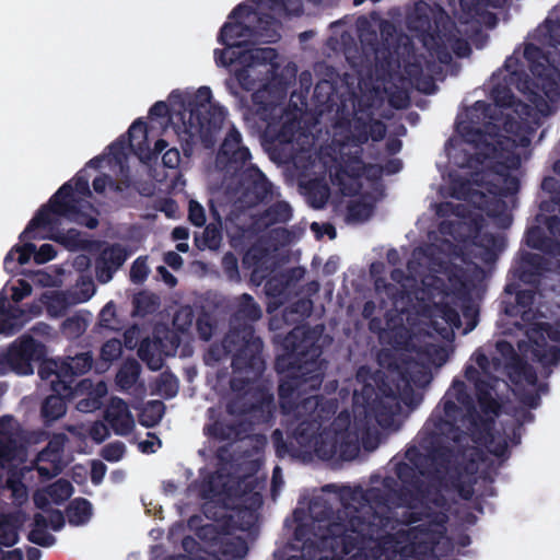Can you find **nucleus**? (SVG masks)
<instances>
[{"mask_svg":"<svg viewBox=\"0 0 560 560\" xmlns=\"http://www.w3.org/2000/svg\"><path fill=\"white\" fill-rule=\"evenodd\" d=\"M395 479L386 476L381 487L363 489L355 487L351 490V502L343 503L342 509L334 512L329 506L317 511L318 503H313L310 511L316 522L313 537H305L307 529L299 525L294 538L303 541L300 556H290L285 560H315L324 550H330L334 558L349 555L360 545L363 538L378 537L389 523V517L375 513L373 509H384L390 504H409L411 497L405 492L396 494Z\"/></svg>","mask_w":560,"mask_h":560,"instance_id":"1","label":"nucleus"},{"mask_svg":"<svg viewBox=\"0 0 560 560\" xmlns=\"http://www.w3.org/2000/svg\"><path fill=\"white\" fill-rule=\"evenodd\" d=\"M494 416L482 417L464 381L455 378L418 433V446L405 453L420 478L441 480L455 458L454 445L467 440V431L489 434Z\"/></svg>","mask_w":560,"mask_h":560,"instance_id":"2","label":"nucleus"},{"mask_svg":"<svg viewBox=\"0 0 560 560\" xmlns=\"http://www.w3.org/2000/svg\"><path fill=\"white\" fill-rule=\"evenodd\" d=\"M282 353L275 360L276 371L283 375L278 386L280 408L298 420L318 419L323 396L317 394L324 381L319 361L322 350L314 334L304 326H295L281 340Z\"/></svg>","mask_w":560,"mask_h":560,"instance_id":"3","label":"nucleus"},{"mask_svg":"<svg viewBox=\"0 0 560 560\" xmlns=\"http://www.w3.org/2000/svg\"><path fill=\"white\" fill-rule=\"evenodd\" d=\"M396 487L395 492L399 494L405 492L411 497L406 499L409 504H389L384 509L377 506L373 509L375 513H383L389 517L388 525L384 532L375 538H363L355 548L357 552L349 560H381L378 558L370 559L366 553L361 552L366 541H378L389 535V530L396 528V523L404 525H412L420 523L411 528V532L423 536L430 542L438 541L446 532L448 515L445 511H436L433 505L439 509L447 508V500L439 488L420 478L415 468L405 462H399L395 466ZM354 549L351 551L353 552Z\"/></svg>","mask_w":560,"mask_h":560,"instance_id":"4","label":"nucleus"},{"mask_svg":"<svg viewBox=\"0 0 560 560\" xmlns=\"http://www.w3.org/2000/svg\"><path fill=\"white\" fill-rule=\"evenodd\" d=\"M175 98L180 101L177 112L171 110L165 102L158 101L150 107L149 116L152 119L167 117L171 121L175 118L182 121V126L176 132L185 158L190 159L198 140L205 149H212L217 141V133L226 117V110L224 107L211 103L210 88H199L195 96L187 101L178 91H173L170 100L174 102Z\"/></svg>","mask_w":560,"mask_h":560,"instance_id":"5","label":"nucleus"},{"mask_svg":"<svg viewBox=\"0 0 560 560\" xmlns=\"http://www.w3.org/2000/svg\"><path fill=\"white\" fill-rule=\"evenodd\" d=\"M261 307L255 299L243 293L236 299L234 311L230 316V328L220 342H213L205 353V363H218L228 357L232 350H237L234 365L240 368L261 369L260 352L264 342L256 335L253 323L260 319Z\"/></svg>","mask_w":560,"mask_h":560,"instance_id":"6","label":"nucleus"},{"mask_svg":"<svg viewBox=\"0 0 560 560\" xmlns=\"http://www.w3.org/2000/svg\"><path fill=\"white\" fill-rule=\"evenodd\" d=\"M81 200L73 195L71 182H67L50 197L48 202L42 206L20 234V241L35 238L37 229L54 232L60 225V218H66L90 230L97 228L98 220L95 215L81 209Z\"/></svg>","mask_w":560,"mask_h":560,"instance_id":"7","label":"nucleus"},{"mask_svg":"<svg viewBox=\"0 0 560 560\" xmlns=\"http://www.w3.org/2000/svg\"><path fill=\"white\" fill-rule=\"evenodd\" d=\"M275 402L272 395L261 393L255 401L244 404L240 412L246 416L247 421H224L215 420L213 423L205 427V434L219 442L242 441L249 435L252 422L265 424L273 418Z\"/></svg>","mask_w":560,"mask_h":560,"instance_id":"8","label":"nucleus"},{"mask_svg":"<svg viewBox=\"0 0 560 560\" xmlns=\"http://www.w3.org/2000/svg\"><path fill=\"white\" fill-rule=\"evenodd\" d=\"M359 451L358 439L348 427L337 429V422H332L329 428L320 431L306 456L314 455L323 460H351L358 456Z\"/></svg>","mask_w":560,"mask_h":560,"instance_id":"9","label":"nucleus"},{"mask_svg":"<svg viewBox=\"0 0 560 560\" xmlns=\"http://www.w3.org/2000/svg\"><path fill=\"white\" fill-rule=\"evenodd\" d=\"M46 355L45 346L32 336H22L8 350L0 354V376L10 372L16 375H31L32 362L42 361Z\"/></svg>","mask_w":560,"mask_h":560,"instance_id":"10","label":"nucleus"},{"mask_svg":"<svg viewBox=\"0 0 560 560\" xmlns=\"http://www.w3.org/2000/svg\"><path fill=\"white\" fill-rule=\"evenodd\" d=\"M320 428L322 421L318 419L299 420L298 425L294 428L291 435H289L288 440H284L281 430L276 429L271 434L276 455L279 458L306 457V454H310L312 444L320 433Z\"/></svg>","mask_w":560,"mask_h":560,"instance_id":"11","label":"nucleus"},{"mask_svg":"<svg viewBox=\"0 0 560 560\" xmlns=\"http://www.w3.org/2000/svg\"><path fill=\"white\" fill-rule=\"evenodd\" d=\"M526 336L532 343V359L538 362L545 375L549 376L550 366L560 362V348L550 346L548 340L560 342V328L545 322L534 323L527 328Z\"/></svg>","mask_w":560,"mask_h":560,"instance_id":"12","label":"nucleus"},{"mask_svg":"<svg viewBox=\"0 0 560 560\" xmlns=\"http://www.w3.org/2000/svg\"><path fill=\"white\" fill-rule=\"evenodd\" d=\"M252 153L244 144L242 133L235 126L226 132L215 155V167L224 177H235L250 163Z\"/></svg>","mask_w":560,"mask_h":560,"instance_id":"13","label":"nucleus"},{"mask_svg":"<svg viewBox=\"0 0 560 560\" xmlns=\"http://www.w3.org/2000/svg\"><path fill=\"white\" fill-rule=\"evenodd\" d=\"M237 200L245 208L268 203L273 198V186L254 164H249L237 176Z\"/></svg>","mask_w":560,"mask_h":560,"instance_id":"14","label":"nucleus"},{"mask_svg":"<svg viewBox=\"0 0 560 560\" xmlns=\"http://www.w3.org/2000/svg\"><path fill=\"white\" fill-rule=\"evenodd\" d=\"M93 364V357L90 352H81L74 357H68L59 363L56 372V380H51V392H65L67 395H74L86 384L91 386L90 380H83L73 386L75 377L88 373Z\"/></svg>","mask_w":560,"mask_h":560,"instance_id":"15","label":"nucleus"},{"mask_svg":"<svg viewBox=\"0 0 560 560\" xmlns=\"http://www.w3.org/2000/svg\"><path fill=\"white\" fill-rule=\"evenodd\" d=\"M248 38H252V26L241 21H226L220 28L218 42L224 46L223 49H214V60L218 66H232L230 57L237 56L248 46Z\"/></svg>","mask_w":560,"mask_h":560,"instance_id":"16","label":"nucleus"},{"mask_svg":"<svg viewBox=\"0 0 560 560\" xmlns=\"http://www.w3.org/2000/svg\"><path fill=\"white\" fill-rule=\"evenodd\" d=\"M382 43L377 39L376 32L372 31L360 35V40L365 50L374 55L376 66L382 69L389 68L393 62L394 54L398 48L396 40V27L390 22H383L380 27Z\"/></svg>","mask_w":560,"mask_h":560,"instance_id":"17","label":"nucleus"},{"mask_svg":"<svg viewBox=\"0 0 560 560\" xmlns=\"http://www.w3.org/2000/svg\"><path fill=\"white\" fill-rule=\"evenodd\" d=\"M456 130L465 142L477 150V155L481 158V162L498 160L503 155L505 150L503 147L504 140L498 139L494 143L490 142L483 127L465 120L456 125Z\"/></svg>","mask_w":560,"mask_h":560,"instance_id":"18","label":"nucleus"},{"mask_svg":"<svg viewBox=\"0 0 560 560\" xmlns=\"http://www.w3.org/2000/svg\"><path fill=\"white\" fill-rule=\"evenodd\" d=\"M495 173L501 177V184H487V191L494 197H510L520 189V180L512 176L510 170L516 168L520 164V158L511 150H504L501 159L491 160Z\"/></svg>","mask_w":560,"mask_h":560,"instance_id":"19","label":"nucleus"},{"mask_svg":"<svg viewBox=\"0 0 560 560\" xmlns=\"http://www.w3.org/2000/svg\"><path fill=\"white\" fill-rule=\"evenodd\" d=\"M130 254L120 243H114L103 248L94 264L97 281L100 283L109 282Z\"/></svg>","mask_w":560,"mask_h":560,"instance_id":"20","label":"nucleus"},{"mask_svg":"<svg viewBox=\"0 0 560 560\" xmlns=\"http://www.w3.org/2000/svg\"><path fill=\"white\" fill-rule=\"evenodd\" d=\"M465 378L474 384L477 401L485 416L491 415L499 417L501 413V404L492 396L494 389L490 380L482 377L480 371L474 365L468 364L465 368Z\"/></svg>","mask_w":560,"mask_h":560,"instance_id":"21","label":"nucleus"},{"mask_svg":"<svg viewBox=\"0 0 560 560\" xmlns=\"http://www.w3.org/2000/svg\"><path fill=\"white\" fill-rule=\"evenodd\" d=\"M362 153L363 149H359L351 153L342 152L341 154L342 164L340 165L339 171L336 173V179L338 180V185L345 195H355L360 188L359 184H357L355 188H348L343 183L342 177L348 176L351 179L358 180L364 175L366 164L362 160Z\"/></svg>","mask_w":560,"mask_h":560,"instance_id":"22","label":"nucleus"},{"mask_svg":"<svg viewBox=\"0 0 560 560\" xmlns=\"http://www.w3.org/2000/svg\"><path fill=\"white\" fill-rule=\"evenodd\" d=\"M264 138L271 143L290 144L294 141L299 130V122L295 119H287L281 121L280 110L272 119H268L262 125Z\"/></svg>","mask_w":560,"mask_h":560,"instance_id":"23","label":"nucleus"},{"mask_svg":"<svg viewBox=\"0 0 560 560\" xmlns=\"http://www.w3.org/2000/svg\"><path fill=\"white\" fill-rule=\"evenodd\" d=\"M104 418L114 433L120 436L130 434L135 428V420L128 405L118 397L112 398Z\"/></svg>","mask_w":560,"mask_h":560,"instance_id":"24","label":"nucleus"},{"mask_svg":"<svg viewBox=\"0 0 560 560\" xmlns=\"http://www.w3.org/2000/svg\"><path fill=\"white\" fill-rule=\"evenodd\" d=\"M409 27L411 30L420 31L423 35V45L428 49L435 50L439 59L443 62L451 59L450 52L446 50L442 37L439 32L430 33L431 30V21L428 15L419 14V9L416 10V16L410 18Z\"/></svg>","mask_w":560,"mask_h":560,"instance_id":"25","label":"nucleus"},{"mask_svg":"<svg viewBox=\"0 0 560 560\" xmlns=\"http://www.w3.org/2000/svg\"><path fill=\"white\" fill-rule=\"evenodd\" d=\"M504 292L509 295H515V302L503 301L504 313L510 317L521 316L523 319L532 311L535 300V291L529 289H520L516 282H510L505 285Z\"/></svg>","mask_w":560,"mask_h":560,"instance_id":"26","label":"nucleus"},{"mask_svg":"<svg viewBox=\"0 0 560 560\" xmlns=\"http://www.w3.org/2000/svg\"><path fill=\"white\" fill-rule=\"evenodd\" d=\"M545 270V260L542 256L535 253L523 252L520 259L513 267V276L526 284H534Z\"/></svg>","mask_w":560,"mask_h":560,"instance_id":"27","label":"nucleus"},{"mask_svg":"<svg viewBox=\"0 0 560 560\" xmlns=\"http://www.w3.org/2000/svg\"><path fill=\"white\" fill-rule=\"evenodd\" d=\"M385 324L381 317H372L369 319V330L373 334L378 335L381 340L389 339L393 346H402L407 341V329L402 324L398 326L392 325L393 318L390 317V311L385 314Z\"/></svg>","mask_w":560,"mask_h":560,"instance_id":"28","label":"nucleus"},{"mask_svg":"<svg viewBox=\"0 0 560 560\" xmlns=\"http://www.w3.org/2000/svg\"><path fill=\"white\" fill-rule=\"evenodd\" d=\"M25 521L26 514L22 510L0 513V545L12 547L18 544Z\"/></svg>","mask_w":560,"mask_h":560,"instance_id":"29","label":"nucleus"},{"mask_svg":"<svg viewBox=\"0 0 560 560\" xmlns=\"http://www.w3.org/2000/svg\"><path fill=\"white\" fill-rule=\"evenodd\" d=\"M237 350H232L230 355L232 357L231 366L233 369L234 375L230 380V387L232 392L234 393H246L247 388L249 387L250 383L258 380L264 371H265V360L262 357V351L260 352L259 357L261 360V369L259 371L254 370L252 368H237L234 365V360L237 354Z\"/></svg>","mask_w":560,"mask_h":560,"instance_id":"30","label":"nucleus"},{"mask_svg":"<svg viewBox=\"0 0 560 560\" xmlns=\"http://www.w3.org/2000/svg\"><path fill=\"white\" fill-rule=\"evenodd\" d=\"M374 288L376 293L382 296V303L385 304V299H387L394 311L399 313L405 312L406 302L410 301L409 293L405 288L389 283L384 278H376L374 281Z\"/></svg>","mask_w":560,"mask_h":560,"instance_id":"31","label":"nucleus"},{"mask_svg":"<svg viewBox=\"0 0 560 560\" xmlns=\"http://www.w3.org/2000/svg\"><path fill=\"white\" fill-rule=\"evenodd\" d=\"M459 5L467 20H475L479 23L494 25L497 16L489 12V8H497L494 0H459Z\"/></svg>","mask_w":560,"mask_h":560,"instance_id":"32","label":"nucleus"},{"mask_svg":"<svg viewBox=\"0 0 560 560\" xmlns=\"http://www.w3.org/2000/svg\"><path fill=\"white\" fill-rule=\"evenodd\" d=\"M253 107L248 112L253 115V119L262 125L268 119H272L280 110L277 104L270 100V94L266 89H258L252 94Z\"/></svg>","mask_w":560,"mask_h":560,"instance_id":"33","label":"nucleus"},{"mask_svg":"<svg viewBox=\"0 0 560 560\" xmlns=\"http://www.w3.org/2000/svg\"><path fill=\"white\" fill-rule=\"evenodd\" d=\"M73 395H67L65 392H52L47 396L40 407V416L46 424H49L60 418L67 412V399L72 398Z\"/></svg>","mask_w":560,"mask_h":560,"instance_id":"34","label":"nucleus"},{"mask_svg":"<svg viewBox=\"0 0 560 560\" xmlns=\"http://www.w3.org/2000/svg\"><path fill=\"white\" fill-rule=\"evenodd\" d=\"M505 370L508 377L515 385H518L522 382H525L530 386H536L538 384L536 370L521 355L514 358L513 361L505 362Z\"/></svg>","mask_w":560,"mask_h":560,"instance_id":"35","label":"nucleus"},{"mask_svg":"<svg viewBox=\"0 0 560 560\" xmlns=\"http://www.w3.org/2000/svg\"><path fill=\"white\" fill-rule=\"evenodd\" d=\"M525 241L526 245L530 248L538 249L555 257L560 256V242L547 236L545 231L538 225H533L527 229Z\"/></svg>","mask_w":560,"mask_h":560,"instance_id":"36","label":"nucleus"},{"mask_svg":"<svg viewBox=\"0 0 560 560\" xmlns=\"http://www.w3.org/2000/svg\"><path fill=\"white\" fill-rule=\"evenodd\" d=\"M256 21L252 26V39L275 43L280 37L278 21L269 13H255Z\"/></svg>","mask_w":560,"mask_h":560,"instance_id":"37","label":"nucleus"},{"mask_svg":"<svg viewBox=\"0 0 560 560\" xmlns=\"http://www.w3.org/2000/svg\"><path fill=\"white\" fill-rule=\"evenodd\" d=\"M209 206L213 221L206 225L202 243H199V238H196V243L199 248L218 249L222 242V220L212 200Z\"/></svg>","mask_w":560,"mask_h":560,"instance_id":"38","label":"nucleus"},{"mask_svg":"<svg viewBox=\"0 0 560 560\" xmlns=\"http://www.w3.org/2000/svg\"><path fill=\"white\" fill-rule=\"evenodd\" d=\"M277 52L273 48H256L246 47L242 52H237V56L230 57V62L238 63L244 67H254L257 65L271 63L276 59Z\"/></svg>","mask_w":560,"mask_h":560,"instance_id":"39","label":"nucleus"},{"mask_svg":"<svg viewBox=\"0 0 560 560\" xmlns=\"http://www.w3.org/2000/svg\"><path fill=\"white\" fill-rule=\"evenodd\" d=\"M402 400L396 399L394 396H389V399L375 397L371 405L377 423L382 427H388L393 423L394 417L397 416L401 410Z\"/></svg>","mask_w":560,"mask_h":560,"instance_id":"40","label":"nucleus"},{"mask_svg":"<svg viewBox=\"0 0 560 560\" xmlns=\"http://www.w3.org/2000/svg\"><path fill=\"white\" fill-rule=\"evenodd\" d=\"M503 130L514 137L512 139L513 147H527L536 128L522 119L508 115L503 120Z\"/></svg>","mask_w":560,"mask_h":560,"instance_id":"41","label":"nucleus"},{"mask_svg":"<svg viewBox=\"0 0 560 560\" xmlns=\"http://www.w3.org/2000/svg\"><path fill=\"white\" fill-rule=\"evenodd\" d=\"M401 381L404 383V388L399 383L389 380L387 376L382 377L380 383H377V393L376 397L389 399V396H394L396 399L402 400L406 405H410L407 400V396L412 393V388L410 386L409 380L402 375Z\"/></svg>","mask_w":560,"mask_h":560,"instance_id":"42","label":"nucleus"},{"mask_svg":"<svg viewBox=\"0 0 560 560\" xmlns=\"http://www.w3.org/2000/svg\"><path fill=\"white\" fill-rule=\"evenodd\" d=\"M66 514L70 525L82 526L86 524L92 517V503L85 498H75L68 504Z\"/></svg>","mask_w":560,"mask_h":560,"instance_id":"43","label":"nucleus"},{"mask_svg":"<svg viewBox=\"0 0 560 560\" xmlns=\"http://www.w3.org/2000/svg\"><path fill=\"white\" fill-rule=\"evenodd\" d=\"M128 144L130 149L141 155L144 151L149 150L148 147V125L142 118H137L129 127Z\"/></svg>","mask_w":560,"mask_h":560,"instance_id":"44","label":"nucleus"},{"mask_svg":"<svg viewBox=\"0 0 560 560\" xmlns=\"http://www.w3.org/2000/svg\"><path fill=\"white\" fill-rule=\"evenodd\" d=\"M468 435H470L475 442L483 443L488 451L495 457H506L509 453L508 442L505 439L498 442L495 441L494 423L492 424L489 434L480 431H467V436Z\"/></svg>","mask_w":560,"mask_h":560,"instance_id":"45","label":"nucleus"},{"mask_svg":"<svg viewBox=\"0 0 560 560\" xmlns=\"http://www.w3.org/2000/svg\"><path fill=\"white\" fill-rule=\"evenodd\" d=\"M534 37L544 46L557 48L560 45V19H547L536 28Z\"/></svg>","mask_w":560,"mask_h":560,"instance_id":"46","label":"nucleus"},{"mask_svg":"<svg viewBox=\"0 0 560 560\" xmlns=\"http://www.w3.org/2000/svg\"><path fill=\"white\" fill-rule=\"evenodd\" d=\"M518 65V59L514 57L506 58L504 62V68L510 72V82L513 83L514 80H517L516 88L520 92L527 94L529 93L532 96H529V101L533 103H536V98H540V96L536 93H534L530 90L532 80L530 78L524 73L523 71H518L516 69V66Z\"/></svg>","mask_w":560,"mask_h":560,"instance_id":"47","label":"nucleus"},{"mask_svg":"<svg viewBox=\"0 0 560 560\" xmlns=\"http://www.w3.org/2000/svg\"><path fill=\"white\" fill-rule=\"evenodd\" d=\"M5 488L11 492L13 504L20 510L28 500V491L23 482V474L11 471L7 477Z\"/></svg>","mask_w":560,"mask_h":560,"instance_id":"48","label":"nucleus"},{"mask_svg":"<svg viewBox=\"0 0 560 560\" xmlns=\"http://www.w3.org/2000/svg\"><path fill=\"white\" fill-rule=\"evenodd\" d=\"M495 107L487 103L486 101H477L468 110H467V120L480 127H487L492 124L494 119Z\"/></svg>","mask_w":560,"mask_h":560,"instance_id":"49","label":"nucleus"},{"mask_svg":"<svg viewBox=\"0 0 560 560\" xmlns=\"http://www.w3.org/2000/svg\"><path fill=\"white\" fill-rule=\"evenodd\" d=\"M16 441L10 431L3 430V418H0V466L4 468L16 458Z\"/></svg>","mask_w":560,"mask_h":560,"instance_id":"50","label":"nucleus"},{"mask_svg":"<svg viewBox=\"0 0 560 560\" xmlns=\"http://www.w3.org/2000/svg\"><path fill=\"white\" fill-rule=\"evenodd\" d=\"M165 413V405L162 400H149L139 413V422L144 428H153L160 423Z\"/></svg>","mask_w":560,"mask_h":560,"instance_id":"51","label":"nucleus"},{"mask_svg":"<svg viewBox=\"0 0 560 560\" xmlns=\"http://www.w3.org/2000/svg\"><path fill=\"white\" fill-rule=\"evenodd\" d=\"M0 314L4 315L9 323H12V328L16 327V330L30 319L24 308L9 304L4 289L0 292Z\"/></svg>","mask_w":560,"mask_h":560,"instance_id":"52","label":"nucleus"},{"mask_svg":"<svg viewBox=\"0 0 560 560\" xmlns=\"http://www.w3.org/2000/svg\"><path fill=\"white\" fill-rule=\"evenodd\" d=\"M36 246L33 243H24L23 245H14L10 252L5 255L3 260V267L5 271L13 272L15 269L14 254L18 253L19 265H25L30 261L31 256H35Z\"/></svg>","mask_w":560,"mask_h":560,"instance_id":"53","label":"nucleus"},{"mask_svg":"<svg viewBox=\"0 0 560 560\" xmlns=\"http://www.w3.org/2000/svg\"><path fill=\"white\" fill-rule=\"evenodd\" d=\"M261 217L267 225L287 223L292 218V208L287 201H277L270 205Z\"/></svg>","mask_w":560,"mask_h":560,"instance_id":"54","label":"nucleus"},{"mask_svg":"<svg viewBox=\"0 0 560 560\" xmlns=\"http://www.w3.org/2000/svg\"><path fill=\"white\" fill-rule=\"evenodd\" d=\"M504 197H494L486 201L485 207H480L488 217L498 219L500 224L504 228L509 226L511 223V217L506 212V202L503 200Z\"/></svg>","mask_w":560,"mask_h":560,"instance_id":"55","label":"nucleus"},{"mask_svg":"<svg viewBox=\"0 0 560 560\" xmlns=\"http://www.w3.org/2000/svg\"><path fill=\"white\" fill-rule=\"evenodd\" d=\"M347 140L355 150L362 149V145L369 141V121L361 117H355Z\"/></svg>","mask_w":560,"mask_h":560,"instance_id":"56","label":"nucleus"},{"mask_svg":"<svg viewBox=\"0 0 560 560\" xmlns=\"http://www.w3.org/2000/svg\"><path fill=\"white\" fill-rule=\"evenodd\" d=\"M47 490L50 500L56 504H61L72 495L74 489L69 480L60 478L48 485Z\"/></svg>","mask_w":560,"mask_h":560,"instance_id":"57","label":"nucleus"},{"mask_svg":"<svg viewBox=\"0 0 560 560\" xmlns=\"http://www.w3.org/2000/svg\"><path fill=\"white\" fill-rule=\"evenodd\" d=\"M196 329L201 340L209 341L218 329V322L209 312L202 311L196 318Z\"/></svg>","mask_w":560,"mask_h":560,"instance_id":"58","label":"nucleus"},{"mask_svg":"<svg viewBox=\"0 0 560 560\" xmlns=\"http://www.w3.org/2000/svg\"><path fill=\"white\" fill-rule=\"evenodd\" d=\"M490 97L494 106L500 108H511L516 101L511 88L502 83L492 86Z\"/></svg>","mask_w":560,"mask_h":560,"instance_id":"59","label":"nucleus"},{"mask_svg":"<svg viewBox=\"0 0 560 560\" xmlns=\"http://www.w3.org/2000/svg\"><path fill=\"white\" fill-rule=\"evenodd\" d=\"M266 252L259 247H250L243 256V265L252 270V276L257 277L266 262Z\"/></svg>","mask_w":560,"mask_h":560,"instance_id":"60","label":"nucleus"},{"mask_svg":"<svg viewBox=\"0 0 560 560\" xmlns=\"http://www.w3.org/2000/svg\"><path fill=\"white\" fill-rule=\"evenodd\" d=\"M247 541L241 536L228 538L222 542V553L225 557H230L232 559H242L247 555Z\"/></svg>","mask_w":560,"mask_h":560,"instance_id":"61","label":"nucleus"},{"mask_svg":"<svg viewBox=\"0 0 560 560\" xmlns=\"http://www.w3.org/2000/svg\"><path fill=\"white\" fill-rule=\"evenodd\" d=\"M195 318L196 315L191 306H182L174 314L173 326L177 331L186 334L191 328Z\"/></svg>","mask_w":560,"mask_h":560,"instance_id":"62","label":"nucleus"},{"mask_svg":"<svg viewBox=\"0 0 560 560\" xmlns=\"http://www.w3.org/2000/svg\"><path fill=\"white\" fill-rule=\"evenodd\" d=\"M139 377V364L136 361L124 364L116 375V382L121 388H130Z\"/></svg>","mask_w":560,"mask_h":560,"instance_id":"63","label":"nucleus"},{"mask_svg":"<svg viewBox=\"0 0 560 560\" xmlns=\"http://www.w3.org/2000/svg\"><path fill=\"white\" fill-rule=\"evenodd\" d=\"M135 312L140 315H148L155 311L156 299L154 295L147 292H139L133 298Z\"/></svg>","mask_w":560,"mask_h":560,"instance_id":"64","label":"nucleus"}]
</instances>
